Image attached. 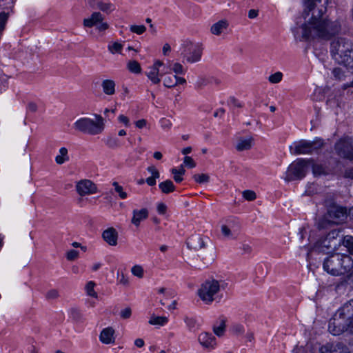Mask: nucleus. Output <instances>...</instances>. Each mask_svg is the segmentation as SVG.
Instances as JSON below:
<instances>
[{"label": "nucleus", "instance_id": "46", "mask_svg": "<svg viewBox=\"0 0 353 353\" xmlns=\"http://www.w3.org/2000/svg\"><path fill=\"white\" fill-rule=\"evenodd\" d=\"M221 232L223 235L228 239H236V236H234V233L229 228L227 225H222L221 226Z\"/></svg>", "mask_w": 353, "mask_h": 353}, {"label": "nucleus", "instance_id": "53", "mask_svg": "<svg viewBox=\"0 0 353 353\" xmlns=\"http://www.w3.org/2000/svg\"><path fill=\"white\" fill-rule=\"evenodd\" d=\"M79 256V252L75 250H70L66 253V258L70 261L76 260Z\"/></svg>", "mask_w": 353, "mask_h": 353}, {"label": "nucleus", "instance_id": "19", "mask_svg": "<svg viewBox=\"0 0 353 353\" xmlns=\"http://www.w3.org/2000/svg\"><path fill=\"white\" fill-rule=\"evenodd\" d=\"M102 238L110 246H116L118 243L119 234L115 228L110 227L102 233Z\"/></svg>", "mask_w": 353, "mask_h": 353}, {"label": "nucleus", "instance_id": "58", "mask_svg": "<svg viewBox=\"0 0 353 353\" xmlns=\"http://www.w3.org/2000/svg\"><path fill=\"white\" fill-rule=\"evenodd\" d=\"M147 170L151 173L152 176L154 177H160V173L154 165H150L147 168Z\"/></svg>", "mask_w": 353, "mask_h": 353}, {"label": "nucleus", "instance_id": "25", "mask_svg": "<svg viewBox=\"0 0 353 353\" xmlns=\"http://www.w3.org/2000/svg\"><path fill=\"white\" fill-rule=\"evenodd\" d=\"M229 27V22L226 19H222L214 23L210 28V32L216 36L223 33Z\"/></svg>", "mask_w": 353, "mask_h": 353}, {"label": "nucleus", "instance_id": "49", "mask_svg": "<svg viewBox=\"0 0 353 353\" xmlns=\"http://www.w3.org/2000/svg\"><path fill=\"white\" fill-rule=\"evenodd\" d=\"M130 30L133 33H136L137 34H142L146 31V28L143 25H132L130 27Z\"/></svg>", "mask_w": 353, "mask_h": 353}, {"label": "nucleus", "instance_id": "18", "mask_svg": "<svg viewBox=\"0 0 353 353\" xmlns=\"http://www.w3.org/2000/svg\"><path fill=\"white\" fill-rule=\"evenodd\" d=\"M187 246L190 250L201 251L205 247V241L202 236L199 234H194L187 239Z\"/></svg>", "mask_w": 353, "mask_h": 353}, {"label": "nucleus", "instance_id": "55", "mask_svg": "<svg viewBox=\"0 0 353 353\" xmlns=\"http://www.w3.org/2000/svg\"><path fill=\"white\" fill-rule=\"evenodd\" d=\"M183 164L185 166L189 167L190 168H193L196 166V163L194 162L193 159L188 156L185 157L183 160Z\"/></svg>", "mask_w": 353, "mask_h": 353}, {"label": "nucleus", "instance_id": "23", "mask_svg": "<svg viewBox=\"0 0 353 353\" xmlns=\"http://www.w3.org/2000/svg\"><path fill=\"white\" fill-rule=\"evenodd\" d=\"M327 105L331 108H341L343 104L342 94L340 90H336L332 92L327 100Z\"/></svg>", "mask_w": 353, "mask_h": 353}, {"label": "nucleus", "instance_id": "51", "mask_svg": "<svg viewBox=\"0 0 353 353\" xmlns=\"http://www.w3.org/2000/svg\"><path fill=\"white\" fill-rule=\"evenodd\" d=\"M185 323L190 330H192L197 326L196 320L192 317H185Z\"/></svg>", "mask_w": 353, "mask_h": 353}, {"label": "nucleus", "instance_id": "28", "mask_svg": "<svg viewBox=\"0 0 353 353\" xmlns=\"http://www.w3.org/2000/svg\"><path fill=\"white\" fill-rule=\"evenodd\" d=\"M334 225H336L335 223L327 214H325L316 222V226L319 230L329 229Z\"/></svg>", "mask_w": 353, "mask_h": 353}, {"label": "nucleus", "instance_id": "32", "mask_svg": "<svg viewBox=\"0 0 353 353\" xmlns=\"http://www.w3.org/2000/svg\"><path fill=\"white\" fill-rule=\"evenodd\" d=\"M312 166L313 174L315 176L327 174V170L325 166L322 164L317 163L312 159V163L309 164V166Z\"/></svg>", "mask_w": 353, "mask_h": 353}, {"label": "nucleus", "instance_id": "57", "mask_svg": "<svg viewBox=\"0 0 353 353\" xmlns=\"http://www.w3.org/2000/svg\"><path fill=\"white\" fill-rule=\"evenodd\" d=\"M58 296H59V292L55 289L50 290V291H48L46 293V298L47 299H57Z\"/></svg>", "mask_w": 353, "mask_h": 353}, {"label": "nucleus", "instance_id": "52", "mask_svg": "<svg viewBox=\"0 0 353 353\" xmlns=\"http://www.w3.org/2000/svg\"><path fill=\"white\" fill-rule=\"evenodd\" d=\"M242 194L243 198L249 201H254L256 198V193L252 190H245Z\"/></svg>", "mask_w": 353, "mask_h": 353}, {"label": "nucleus", "instance_id": "33", "mask_svg": "<svg viewBox=\"0 0 353 353\" xmlns=\"http://www.w3.org/2000/svg\"><path fill=\"white\" fill-rule=\"evenodd\" d=\"M68 150L66 148L63 147L59 149V154L55 157V162L58 165H62L65 161H69Z\"/></svg>", "mask_w": 353, "mask_h": 353}, {"label": "nucleus", "instance_id": "12", "mask_svg": "<svg viewBox=\"0 0 353 353\" xmlns=\"http://www.w3.org/2000/svg\"><path fill=\"white\" fill-rule=\"evenodd\" d=\"M324 145V141L319 138H316L312 141L301 140L295 142L294 146H290V150L292 154L296 155L311 154L321 149Z\"/></svg>", "mask_w": 353, "mask_h": 353}, {"label": "nucleus", "instance_id": "11", "mask_svg": "<svg viewBox=\"0 0 353 353\" xmlns=\"http://www.w3.org/2000/svg\"><path fill=\"white\" fill-rule=\"evenodd\" d=\"M221 284L215 279L207 280L202 283L197 291V295L207 305H210L215 300V295L219 292Z\"/></svg>", "mask_w": 353, "mask_h": 353}, {"label": "nucleus", "instance_id": "14", "mask_svg": "<svg viewBox=\"0 0 353 353\" xmlns=\"http://www.w3.org/2000/svg\"><path fill=\"white\" fill-rule=\"evenodd\" d=\"M325 205L327 207L328 216L331 218L336 225L340 224L347 218V209L334 203L332 200H326Z\"/></svg>", "mask_w": 353, "mask_h": 353}, {"label": "nucleus", "instance_id": "47", "mask_svg": "<svg viewBox=\"0 0 353 353\" xmlns=\"http://www.w3.org/2000/svg\"><path fill=\"white\" fill-rule=\"evenodd\" d=\"M9 14L5 12H0V34L4 30Z\"/></svg>", "mask_w": 353, "mask_h": 353}, {"label": "nucleus", "instance_id": "35", "mask_svg": "<svg viewBox=\"0 0 353 353\" xmlns=\"http://www.w3.org/2000/svg\"><path fill=\"white\" fill-rule=\"evenodd\" d=\"M159 187L161 192L164 194H169L175 190V186L171 180H166L159 184Z\"/></svg>", "mask_w": 353, "mask_h": 353}, {"label": "nucleus", "instance_id": "31", "mask_svg": "<svg viewBox=\"0 0 353 353\" xmlns=\"http://www.w3.org/2000/svg\"><path fill=\"white\" fill-rule=\"evenodd\" d=\"M145 75L154 84H159L161 82L159 69L151 66L145 72Z\"/></svg>", "mask_w": 353, "mask_h": 353}, {"label": "nucleus", "instance_id": "62", "mask_svg": "<svg viewBox=\"0 0 353 353\" xmlns=\"http://www.w3.org/2000/svg\"><path fill=\"white\" fill-rule=\"evenodd\" d=\"M167 210V206L163 203H160L157 205V211L161 214H165Z\"/></svg>", "mask_w": 353, "mask_h": 353}, {"label": "nucleus", "instance_id": "56", "mask_svg": "<svg viewBox=\"0 0 353 353\" xmlns=\"http://www.w3.org/2000/svg\"><path fill=\"white\" fill-rule=\"evenodd\" d=\"M72 317L75 321H79L82 319V313L78 309L73 308L71 310Z\"/></svg>", "mask_w": 353, "mask_h": 353}, {"label": "nucleus", "instance_id": "6", "mask_svg": "<svg viewBox=\"0 0 353 353\" xmlns=\"http://www.w3.org/2000/svg\"><path fill=\"white\" fill-rule=\"evenodd\" d=\"M328 0H305V8L303 13V18H300L296 23V26H299L301 23H307L310 26L317 21L323 19L327 12V6Z\"/></svg>", "mask_w": 353, "mask_h": 353}, {"label": "nucleus", "instance_id": "2", "mask_svg": "<svg viewBox=\"0 0 353 353\" xmlns=\"http://www.w3.org/2000/svg\"><path fill=\"white\" fill-rule=\"evenodd\" d=\"M347 329L353 334V299L345 303L330 320L329 332L338 336Z\"/></svg>", "mask_w": 353, "mask_h": 353}, {"label": "nucleus", "instance_id": "60", "mask_svg": "<svg viewBox=\"0 0 353 353\" xmlns=\"http://www.w3.org/2000/svg\"><path fill=\"white\" fill-rule=\"evenodd\" d=\"M106 144L112 148L118 147L117 140L114 138H109L107 140Z\"/></svg>", "mask_w": 353, "mask_h": 353}, {"label": "nucleus", "instance_id": "34", "mask_svg": "<svg viewBox=\"0 0 353 353\" xmlns=\"http://www.w3.org/2000/svg\"><path fill=\"white\" fill-rule=\"evenodd\" d=\"M97 9L101 10V12L109 14H110L113 10H114L115 8L113 3H112L110 1H103L97 3Z\"/></svg>", "mask_w": 353, "mask_h": 353}, {"label": "nucleus", "instance_id": "43", "mask_svg": "<svg viewBox=\"0 0 353 353\" xmlns=\"http://www.w3.org/2000/svg\"><path fill=\"white\" fill-rule=\"evenodd\" d=\"M283 77V74L281 72H276L269 76L268 81L271 83L276 84L282 81Z\"/></svg>", "mask_w": 353, "mask_h": 353}, {"label": "nucleus", "instance_id": "3", "mask_svg": "<svg viewBox=\"0 0 353 353\" xmlns=\"http://www.w3.org/2000/svg\"><path fill=\"white\" fill-rule=\"evenodd\" d=\"M347 329L353 334V299L345 303L330 320L329 332L338 336Z\"/></svg>", "mask_w": 353, "mask_h": 353}, {"label": "nucleus", "instance_id": "50", "mask_svg": "<svg viewBox=\"0 0 353 353\" xmlns=\"http://www.w3.org/2000/svg\"><path fill=\"white\" fill-rule=\"evenodd\" d=\"M170 69L176 74H183L185 73L183 65L179 63H174Z\"/></svg>", "mask_w": 353, "mask_h": 353}, {"label": "nucleus", "instance_id": "37", "mask_svg": "<svg viewBox=\"0 0 353 353\" xmlns=\"http://www.w3.org/2000/svg\"><path fill=\"white\" fill-rule=\"evenodd\" d=\"M168 322V319L165 316H159L152 315L149 321L150 325L163 326Z\"/></svg>", "mask_w": 353, "mask_h": 353}, {"label": "nucleus", "instance_id": "61", "mask_svg": "<svg viewBox=\"0 0 353 353\" xmlns=\"http://www.w3.org/2000/svg\"><path fill=\"white\" fill-rule=\"evenodd\" d=\"M118 120L120 123H123L126 127H128L130 125L129 119L123 114L120 115L118 117Z\"/></svg>", "mask_w": 353, "mask_h": 353}, {"label": "nucleus", "instance_id": "4", "mask_svg": "<svg viewBox=\"0 0 353 353\" xmlns=\"http://www.w3.org/2000/svg\"><path fill=\"white\" fill-rule=\"evenodd\" d=\"M332 56L339 64L343 65L353 72V42L339 37L331 43Z\"/></svg>", "mask_w": 353, "mask_h": 353}, {"label": "nucleus", "instance_id": "38", "mask_svg": "<svg viewBox=\"0 0 353 353\" xmlns=\"http://www.w3.org/2000/svg\"><path fill=\"white\" fill-rule=\"evenodd\" d=\"M341 244L347 248L349 253H353V237L352 236L347 235L342 237Z\"/></svg>", "mask_w": 353, "mask_h": 353}, {"label": "nucleus", "instance_id": "17", "mask_svg": "<svg viewBox=\"0 0 353 353\" xmlns=\"http://www.w3.org/2000/svg\"><path fill=\"white\" fill-rule=\"evenodd\" d=\"M321 353H350L348 347L341 343H327L320 348Z\"/></svg>", "mask_w": 353, "mask_h": 353}, {"label": "nucleus", "instance_id": "64", "mask_svg": "<svg viewBox=\"0 0 353 353\" xmlns=\"http://www.w3.org/2000/svg\"><path fill=\"white\" fill-rule=\"evenodd\" d=\"M344 176L353 179V168H347L345 170Z\"/></svg>", "mask_w": 353, "mask_h": 353}, {"label": "nucleus", "instance_id": "22", "mask_svg": "<svg viewBox=\"0 0 353 353\" xmlns=\"http://www.w3.org/2000/svg\"><path fill=\"white\" fill-rule=\"evenodd\" d=\"M149 212L147 208H141L140 210H134L132 211V217L131 223L136 227H139L142 221L148 219Z\"/></svg>", "mask_w": 353, "mask_h": 353}, {"label": "nucleus", "instance_id": "36", "mask_svg": "<svg viewBox=\"0 0 353 353\" xmlns=\"http://www.w3.org/2000/svg\"><path fill=\"white\" fill-rule=\"evenodd\" d=\"M332 74L333 79L338 81H345L346 79V72L341 68L336 67L333 68L332 70Z\"/></svg>", "mask_w": 353, "mask_h": 353}, {"label": "nucleus", "instance_id": "21", "mask_svg": "<svg viewBox=\"0 0 353 353\" xmlns=\"http://www.w3.org/2000/svg\"><path fill=\"white\" fill-rule=\"evenodd\" d=\"M185 83L186 80L183 77H179L170 72L165 73L163 85L168 88H174L179 84H184Z\"/></svg>", "mask_w": 353, "mask_h": 353}, {"label": "nucleus", "instance_id": "20", "mask_svg": "<svg viewBox=\"0 0 353 353\" xmlns=\"http://www.w3.org/2000/svg\"><path fill=\"white\" fill-rule=\"evenodd\" d=\"M199 343L206 349H214L216 345V338L209 332H202L199 335Z\"/></svg>", "mask_w": 353, "mask_h": 353}, {"label": "nucleus", "instance_id": "44", "mask_svg": "<svg viewBox=\"0 0 353 353\" xmlns=\"http://www.w3.org/2000/svg\"><path fill=\"white\" fill-rule=\"evenodd\" d=\"M193 179L198 183H206L210 181V176L207 174H197L193 176Z\"/></svg>", "mask_w": 353, "mask_h": 353}, {"label": "nucleus", "instance_id": "15", "mask_svg": "<svg viewBox=\"0 0 353 353\" xmlns=\"http://www.w3.org/2000/svg\"><path fill=\"white\" fill-rule=\"evenodd\" d=\"M334 149L336 153L341 158L353 159V142L350 138L341 139L336 143Z\"/></svg>", "mask_w": 353, "mask_h": 353}, {"label": "nucleus", "instance_id": "54", "mask_svg": "<svg viewBox=\"0 0 353 353\" xmlns=\"http://www.w3.org/2000/svg\"><path fill=\"white\" fill-rule=\"evenodd\" d=\"M132 315V310L128 307L121 310L120 316L123 319H130Z\"/></svg>", "mask_w": 353, "mask_h": 353}, {"label": "nucleus", "instance_id": "41", "mask_svg": "<svg viewBox=\"0 0 353 353\" xmlns=\"http://www.w3.org/2000/svg\"><path fill=\"white\" fill-rule=\"evenodd\" d=\"M112 185L114 188V191L117 192L121 199H125L128 196L127 193L123 190V188L119 184L118 182L114 181Z\"/></svg>", "mask_w": 353, "mask_h": 353}, {"label": "nucleus", "instance_id": "16", "mask_svg": "<svg viewBox=\"0 0 353 353\" xmlns=\"http://www.w3.org/2000/svg\"><path fill=\"white\" fill-rule=\"evenodd\" d=\"M76 190L80 196H83L97 193V187L92 181L82 179L77 183Z\"/></svg>", "mask_w": 353, "mask_h": 353}, {"label": "nucleus", "instance_id": "48", "mask_svg": "<svg viewBox=\"0 0 353 353\" xmlns=\"http://www.w3.org/2000/svg\"><path fill=\"white\" fill-rule=\"evenodd\" d=\"M94 285H95L94 282L90 281L87 283V285L85 286V290H86L88 295L97 298V294L96 293V292L94 290Z\"/></svg>", "mask_w": 353, "mask_h": 353}, {"label": "nucleus", "instance_id": "13", "mask_svg": "<svg viewBox=\"0 0 353 353\" xmlns=\"http://www.w3.org/2000/svg\"><path fill=\"white\" fill-rule=\"evenodd\" d=\"M83 26L88 28L95 27L100 33L105 32L110 28V25L104 21V16L99 11L93 12L90 17L83 19Z\"/></svg>", "mask_w": 353, "mask_h": 353}, {"label": "nucleus", "instance_id": "39", "mask_svg": "<svg viewBox=\"0 0 353 353\" xmlns=\"http://www.w3.org/2000/svg\"><path fill=\"white\" fill-rule=\"evenodd\" d=\"M108 49L111 54H121L123 49V45L121 43L117 41L112 42L108 46Z\"/></svg>", "mask_w": 353, "mask_h": 353}, {"label": "nucleus", "instance_id": "63", "mask_svg": "<svg viewBox=\"0 0 353 353\" xmlns=\"http://www.w3.org/2000/svg\"><path fill=\"white\" fill-rule=\"evenodd\" d=\"M259 15V10L255 9H251L248 12V17L251 19H255Z\"/></svg>", "mask_w": 353, "mask_h": 353}, {"label": "nucleus", "instance_id": "9", "mask_svg": "<svg viewBox=\"0 0 353 353\" xmlns=\"http://www.w3.org/2000/svg\"><path fill=\"white\" fill-rule=\"evenodd\" d=\"M311 163H312V159H296L288 166L284 180L289 182L303 179L306 174L309 164Z\"/></svg>", "mask_w": 353, "mask_h": 353}, {"label": "nucleus", "instance_id": "5", "mask_svg": "<svg viewBox=\"0 0 353 353\" xmlns=\"http://www.w3.org/2000/svg\"><path fill=\"white\" fill-rule=\"evenodd\" d=\"M323 268L331 275H343L352 270L353 260L349 255L336 253L324 259Z\"/></svg>", "mask_w": 353, "mask_h": 353}, {"label": "nucleus", "instance_id": "40", "mask_svg": "<svg viewBox=\"0 0 353 353\" xmlns=\"http://www.w3.org/2000/svg\"><path fill=\"white\" fill-rule=\"evenodd\" d=\"M128 70L133 73H140L141 71V68L140 64L134 60L130 61L128 63Z\"/></svg>", "mask_w": 353, "mask_h": 353}, {"label": "nucleus", "instance_id": "26", "mask_svg": "<svg viewBox=\"0 0 353 353\" xmlns=\"http://www.w3.org/2000/svg\"><path fill=\"white\" fill-rule=\"evenodd\" d=\"M215 83L216 85H219L220 83V81L214 77H199L195 83V87L198 90H201L204 87L210 85Z\"/></svg>", "mask_w": 353, "mask_h": 353}, {"label": "nucleus", "instance_id": "30", "mask_svg": "<svg viewBox=\"0 0 353 353\" xmlns=\"http://www.w3.org/2000/svg\"><path fill=\"white\" fill-rule=\"evenodd\" d=\"M103 92L107 95H113L115 93V83L113 80L105 79L101 83Z\"/></svg>", "mask_w": 353, "mask_h": 353}, {"label": "nucleus", "instance_id": "45", "mask_svg": "<svg viewBox=\"0 0 353 353\" xmlns=\"http://www.w3.org/2000/svg\"><path fill=\"white\" fill-rule=\"evenodd\" d=\"M131 272L134 276L141 279L143 276L144 270L141 265H135L132 268Z\"/></svg>", "mask_w": 353, "mask_h": 353}, {"label": "nucleus", "instance_id": "27", "mask_svg": "<svg viewBox=\"0 0 353 353\" xmlns=\"http://www.w3.org/2000/svg\"><path fill=\"white\" fill-rule=\"evenodd\" d=\"M253 141L254 139L252 137H250L248 139L240 137L237 140L235 148L239 152L248 150L252 148Z\"/></svg>", "mask_w": 353, "mask_h": 353}, {"label": "nucleus", "instance_id": "7", "mask_svg": "<svg viewBox=\"0 0 353 353\" xmlns=\"http://www.w3.org/2000/svg\"><path fill=\"white\" fill-rule=\"evenodd\" d=\"M93 115L95 120L88 117L77 119L73 124L74 130L90 135L101 134L104 130L103 119L99 114H94Z\"/></svg>", "mask_w": 353, "mask_h": 353}, {"label": "nucleus", "instance_id": "42", "mask_svg": "<svg viewBox=\"0 0 353 353\" xmlns=\"http://www.w3.org/2000/svg\"><path fill=\"white\" fill-rule=\"evenodd\" d=\"M230 331L234 335H240L244 333V326L241 323H233L231 325Z\"/></svg>", "mask_w": 353, "mask_h": 353}, {"label": "nucleus", "instance_id": "1", "mask_svg": "<svg viewBox=\"0 0 353 353\" xmlns=\"http://www.w3.org/2000/svg\"><path fill=\"white\" fill-rule=\"evenodd\" d=\"M341 29L339 20L332 21L323 17L310 26H307V23L295 26L292 32L295 39L300 41L314 38L330 40L339 34Z\"/></svg>", "mask_w": 353, "mask_h": 353}, {"label": "nucleus", "instance_id": "59", "mask_svg": "<svg viewBox=\"0 0 353 353\" xmlns=\"http://www.w3.org/2000/svg\"><path fill=\"white\" fill-rule=\"evenodd\" d=\"M161 127L163 128V129H167V130H169L172 127V122L169 120V119H162L161 120Z\"/></svg>", "mask_w": 353, "mask_h": 353}, {"label": "nucleus", "instance_id": "24", "mask_svg": "<svg viewBox=\"0 0 353 353\" xmlns=\"http://www.w3.org/2000/svg\"><path fill=\"white\" fill-rule=\"evenodd\" d=\"M114 330L112 327L103 329L100 334L99 339L104 344L114 343Z\"/></svg>", "mask_w": 353, "mask_h": 353}, {"label": "nucleus", "instance_id": "10", "mask_svg": "<svg viewBox=\"0 0 353 353\" xmlns=\"http://www.w3.org/2000/svg\"><path fill=\"white\" fill-rule=\"evenodd\" d=\"M180 51L181 56L190 63L199 61L203 53V49L199 43H194L188 39L181 41Z\"/></svg>", "mask_w": 353, "mask_h": 353}, {"label": "nucleus", "instance_id": "29", "mask_svg": "<svg viewBox=\"0 0 353 353\" xmlns=\"http://www.w3.org/2000/svg\"><path fill=\"white\" fill-rule=\"evenodd\" d=\"M226 319L222 318L216 322L212 327L214 333L219 337L223 336L225 332Z\"/></svg>", "mask_w": 353, "mask_h": 353}, {"label": "nucleus", "instance_id": "8", "mask_svg": "<svg viewBox=\"0 0 353 353\" xmlns=\"http://www.w3.org/2000/svg\"><path fill=\"white\" fill-rule=\"evenodd\" d=\"M340 232V230H331L325 237L316 241L314 251L318 253H330L338 250L342 241Z\"/></svg>", "mask_w": 353, "mask_h": 353}]
</instances>
